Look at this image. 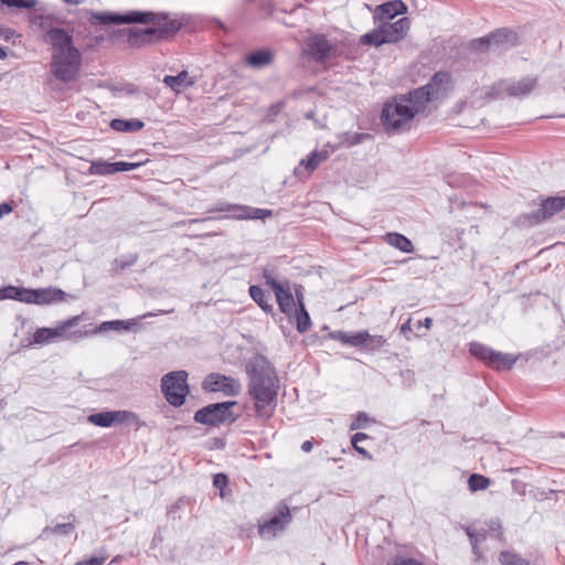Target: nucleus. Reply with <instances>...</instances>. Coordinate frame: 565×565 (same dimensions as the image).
Masks as SVG:
<instances>
[{"mask_svg":"<svg viewBox=\"0 0 565 565\" xmlns=\"http://www.w3.org/2000/svg\"><path fill=\"white\" fill-rule=\"evenodd\" d=\"M450 79L449 73L438 72L426 85L388 99L381 113V120L385 129L390 132L405 130L417 115L427 109L430 103L447 96Z\"/></svg>","mask_w":565,"mask_h":565,"instance_id":"obj_1","label":"nucleus"},{"mask_svg":"<svg viewBox=\"0 0 565 565\" xmlns=\"http://www.w3.org/2000/svg\"><path fill=\"white\" fill-rule=\"evenodd\" d=\"M246 371L249 375L248 393L254 401L256 415L269 419L277 406L278 377L275 367L264 355L253 356Z\"/></svg>","mask_w":565,"mask_h":565,"instance_id":"obj_2","label":"nucleus"},{"mask_svg":"<svg viewBox=\"0 0 565 565\" xmlns=\"http://www.w3.org/2000/svg\"><path fill=\"white\" fill-rule=\"evenodd\" d=\"M146 12L151 15L147 17L149 20L142 23H151L152 25L146 29L132 28L129 30L128 42L132 47H140L164 40L174 35L181 28V24L177 20L170 19L168 13Z\"/></svg>","mask_w":565,"mask_h":565,"instance_id":"obj_3","label":"nucleus"},{"mask_svg":"<svg viewBox=\"0 0 565 565\" xmlns=\"http://www.w3.org/2000/svg\"><path fill=\"white\" fill-rule=\"evenodd\" d=\"M411 26L408 18H401L393 23H384L371 32L363 34L360 42L364 45L380 46L396 43L405 38Z\"/></svg>","mask_w":565,"mask_h":565,"instance_id":"obj_4","label":"nucleus"},{"mask_svg":"<svg viewBox=\"0 0 565 565\" xmlns=\"http://www.w3.org/2000/svg\"><path fill=\"white\" fill-rule=\"evenodd\" d=\"M188 376L184 370L171 371L162 376L161 392L171 406L180 407L185 403L190 393Z\"/></svg>","mask_w":565,"mask_h":565,"instance_id":"obj_5","label":"nucleus"},{"mask_svg":"<svg viewBox=\"0 0 565 565\" xmlns=\"http://www.w3.org/2000/svg\"><path fill=\"white\" fill-rule=\"evenodd\" d=\"M469 353L494 371H509L519 359L518 355L495 351L477 341L469 343Z\"/></svg>","mask_w":565,"mask_h":565,"instance_id":"obj_6","label":"nucleus"},{"mask_svg":"<svg viewBox=\"0 0 565 565\" xmlns=\"http://www.w3.org/2000/svg\"><path fill=\"white\" fill-rule=\"evenodd\" d=\"M236 404L235 401L209 404L194 413V422L213 427L231 424L236 420V415L232 412Z\"/></svg>","mask_w":565,"mask_h":565,"instance_id":"obj_7","label":"nucleus"},{"mask_svg":"<svg viewBox=\"0 0 565 565\" xmlns=\"http://www.w3.org/2000/svg\"><path fill=\"white\" fill-rule=\"evenodd\" d=\"M81 65L82 53L79 51L52 54L49 64L51 74L63 83L74 81L79 73Z\"/></svg>","mask_w":565,"mask_h":565,"instance_id":"obj_8","label":"nucleus"},{"mask_svg":"<svg viewBox=\"0 0 565 565\" xmlns=\"http://www.w3.org/2000/svg\"><path fill=\"white\" fill-rule=\"evenodd\" d=\"M564 210L565 195L542 198L539 207L535 211L520 215L519 222L523 225L535 226L551 220Z\"/></svg>","mask_w":565,"mask_h":565,"instance_id":"obj_9","label":"nucleus"},{"mask_svg":"<svg viewBox=\"0 0 565 565\" xmlns=\"http://www.w3.org/2000/svg\"><path fill=\"white\" fill-rule=\"evenodd\" d=\"M290 522L291 514L288 505L280 503L271 515L258 522V534L265 540H271L282 533Z\"/></svg>","mask_w":565,"mask_h":565,"instance_id":"obj_10","label":"nucleus"},{"mask_svg":"<svg viewBox=\"0 0 565 565\" xmlns=\"http://www.w3.org/2000/svg\"><path fill=\"white\" fill-rule=\"evenodd\" d=\"M87 422L103 428H109L117 424H135L138 427L143 425L140 423L139 416L130 411H104L88 415Z\"/></svg>","mask_w":565,"mask_h":565,"instance_id":"obj_11","label":"nucleus"},{"mask_svg":"<svg viewBox=\"0 0 565 565\" xmlns=\"http://www.w3.org/2000/svg\"><path fill=\"white\" fill-rule=\"evenodd\" d=\"M202 388L205 392H222L224 395L232 397L241 393L239 382L221 373L209 374L202 383Z\"/></svg>","mask_w":565,"mask_h":565,"instance_id":"obj_12","label":"nucleus"},{"mask_svg":"<svg viewBox=\"0 0 565 565\" xmlns=\"http://www.w3.org/2000/svg\"><path fill=\"white\" fill-rule=\"evenodd\" d=\"M151 15L150 13L131 10L126 13H117V12H93L90 15L92 21H96L104 25L109 24H132L135 22H143L149 20L147 17Z\"/></svg>","mask_w":565,"mask_h":565,"instance_id":"obj_13","label":"nucleus"},{"mask_svg":"<svg viewBox=\"0 0 565 565\" xmlns=\"http://www.w3.org/2000/svg\"><path fill=\"white\" fill-rule=\"evenodd\" d=\"M516 44V34L510 30L501 29L487 36L473 41V47L479 51L489 49L511 47Z\"/></svg>","mask_w":565,"mask_h":565,"instance_id":"obj_14","label":"nucleus"},{"mask_svg":"<svg viewBox=\"0 0 565 565\" xmlns=\"http://www.w3.org/2000/svg\"><path fill=\"white\" fill-rule=\"evenodd\" d=\"M65 296L66 294L62 289L54 287L38 289L25 288L24 303H34L40 306L50 305L63 301Z\"/></svg>","mask_w":565,"mask_h":565,"instance_id":"obj_15","label":"nucleus"},{"mask_svg":"<svg viewBox=\"0 0 565 565\" xmlns=\"http://www.w3.org/2000/svg\"><path fill=\"white\" fill-rule=\"evenodd\" d=\"M44 42L51 46L52 54L70 53L79 51L73 42V35L63 28L50 31V36Z\"/></svg>","mask_w":565,"mask_h":565,"instance_id":"obj_16","label":"nucleus"},{"mask_svg":"<svg viewBox=\"0 0 565 565\" xmlns=\"http://www.w3.org/2000/svg\"><path fill=\"white\" fill-rule=\"evenodd\" d=\"M333 49V44L329 42L324 34L311 36L307 41L308 54L317 62L327 58Z\"/></svg>","mask_w":565,"mask_h":565,"instance_id":"obj_17","label":"nucleus"},{"mask_svg":"<svg viewBox=\"0 0 565 565\" xmlns=\"http://www.w3.org/2000/svg\"><path fill=\"white\" fill-rule=\"evenodd\" d=\"M75 319L68 320L56 328H39L33 334V342L43 344L52 341L55 338L64 337L67 329L73 327Z\"/></svg>","mask_w":565,"mask_h":565,"instance_id":"obj_18","label":"nucleus"},{"mask_svg":"<svg viewBox=\"0 0 565 565\" xmlns=\"http://www.w3.org/2000/svg\"><path fill=\"white\" fill-rule=\"evenodd\" d=\"M406 4L402 0H392L377 7V17L381 20H392L398 14L405 13Z\"/></svg>","mask_w":565,"mask_h":565,"instance_id":"obj_19","label":"nucleus"},{"mask_svg":"<svg viewBox=\"0 0 565 565\" xmlns=\"http://www.w3.org/2000/svg\"><path fill=\"white\" fill-rule=\"evenodd\" d=\"M274 60V54L268 49L256 50L248 53L245 62L248 66L254 68H262L269 65Z\"/></svg>","mask_w":565,"mask_h":565,"instance_id":"obj_20","label":"nucleus"},{"mask_svg":"<svg viewBox=\"0 0 565 565\" xmlns=\"http://www.w3.org/2000/svg\"><path fill=\"white\" fill-rule=\"evenodd\" d=\"M163 83L172 90L179 93L185 87L194 85V79L189 76L186 71H182L177 75H166Z\"/></svg>","mask_w":565,"mask_h":565,"instance_id":"obj_21","label":"nucleus"},{"mask_svg":"<svg viewBox=\"0 0 565 565\" xmlns=\"http://www.w3.org/2000/svg\"><path fill=\"white\" fill-rule=\"evenodd\" d=\"M275 296L281 312L290 316L294 311H297L295 299L289 288L284 286L275 294Z\"/></svg>","mask_w":565,"mask_h":565,"instance_id":"obj_22","label":"nucleus"},{"mask_svg":"<svg viewBox=\"0 0 565 565\" xmlns=\"http://www.w3.org/2000/svg\"><path fill=\"white\" fill-rule=\"evenodd\" d=\"M536 79L524 77L519 82L510 83L505 86V92L510 96H522L529 94L535 86Z\"/></svg>","mask_w":565,"mask_h":565,"instance_id":"obj_23","label":"nucleus"},{"mask_svg":"<svg viewBox=\"0 0 565 565\" xmlns=\"http://www.w3.org/2000/svg\"><path fill=\"white\" fill-rule=\"evenodd\" d=\"M30 22L43 33L44 39L50 36L51 30L57 29V26H54V19L50 14L33 13Z\"/></svg>","mask_w":565,"mask_h":565,"instance_id":"obj_24","label":"nucleus"},{"mask_svg":"<svg viewBox=\"0 0 565 565\" xmlns=\"http://www.w3.org/2000/svg\"><path fill=\"white\" fill-rule=\"evenodd\" d=\"M249 295L252 299L266 312L273 313L274 306L271 303V297L269 294H266L262 287L259 286H250Z\"/></svg>","mask_w":565,"mask_h":565,"instance_id":"obj_25","label":"nucleus"},{"mask_svg":"<svg viewBox=\"0 0 565 565\" xmlns=\"http://www.w3.org/2000/svg\"><path fill=\"white\" fill-rule=\"evenodd\" d=\"M145 122L139 119H119L115 118L110 121V128L119 132H132L142 129Z\"/></svg>","mask_w":565,"mask_h":565,"instance_id":"obj_26","label":"nucleus"},{"mask_svg":"<svg viewBox=\"0 0 565 565\" xmlns=\"http://www.w3.org/2000/svg\"><path fill=\"white\" fill-rule=\"evenodd\" d=\"M140 318L136 319H129V320H111V321H105L99 326V331L105 332L108 330L114 331H132L135 330V327L138 326V320Z\"/></svg>","mask_w":565,"mask_h":565,"instance_id":"obj_27","label":"nucleus"},{"mask_svg":"<svg viewBox=\"0 0 565 565\" xmlns=\"http://www.w3.org/2000/svg\"><path fill=\"white\" fill-rule=\"evenodd\" d=\"M385 237L387 244L399 249L403 253H412L414 250L413 243L403 234L392 232L387 233Z\"/></svg>","mask_w":565,"mask_h":565,"instance_id":"obj_28","label":"nucleus"},{"mask_svg":"<svg viewBox=\"0 0 565 565\" xmlns=\"http://www.w3.org/2000/svg\"><path fill=\"white\" fill-rule=\"evenodd\" d=\"M241 207H243L241 209V213L233 214V217L237 220H264L271 215L270 210L250 207L246 205H242Z\"/></svg>","mask_w":565,"mask_h":565,"instance_id":"obj_29","label":"nucleus"},{"mask_svg":"<svg viewBox=\"0 0 565 565\" xmlns=\"http://www.w3.org/2000/svg\"><path fill=\"white\" fill-rule=\"evenodd\" d=\"M25 288L17 286H6L0 288V300L12 299L20 302H24Z\"/></svg>","mask_w":565,"mask_h":565,"instance_id":"obj_30","label":"nucleus"},{"mask_svg":"<svg viewBox=\"0 0 565 565\" xmlns=\"http://www.w3.org/2000/svg\"><path fill=\"white\" fill-rule=\"evenodd\" d=\"M370 137V134L364 132H343L339 136V142L341 146L350 148L361 143Z\"/></svg>","mask_w":565,"mask_h":565,"instance_id":"obj_31","label":"nucleus"},{"mask_svg":"<svg viewBox=\"0 0 565 565\" xmlns=\"http://www.w3.org/2000/svg\"><path fill=\"white\" fill-rule=\"evenodd\" d=\"M296 313V328L299 333H305L308 331L311 320L308 311L306 310L303 303L301 300H299V309L297 311H294Z\"/></svg>","mask_w":565,"mask_h":565,"instance_id":"obj_32","label":"nucleus"},{"mask_svg":"<svg viewBox=\"0 0 565 565\" xmlns=\"http://www.w3.org/2000/svg\"><path fill=\"white\" fill-rule=\"evenodd\" d=\"M465 532H466V534L469 539V542L471 544L472 553L477 556H480L478 543L486 540V536H487L486 530L482 529L480 531H477V530L472 529L471 526H467L465 529Z\"/></svg>","mask_w":565,"mask_h":565,"instance_id":"obj_33","label":"nucleus"},{"mask_svg":"<svg viewBox=\"0 0 565 565\" xmlns=\"http://www.w3.org/2000/svg\"><path fill=\"white\" fill-rule=\"evenodd\" d=\"M138 257L136 254H130L128 256H122L120 258H116L111 266V275L117 276L127 267L132 266L137 262Z\"/></svg>","mask_w":565,"mask_h":565,"instance_id":"obj_34","label":"nucleus"},{"mask_svg":"<svg viewBox=\"0 0 565 565\" xmlns=\"http://www.w3.org/2000/svg\"><path fill=\"white\" fill-rule=\"evenodd\" d=\"M502 565H530V562L512 551H502L499 555Z\"/></svg>","mask_w":565,"mask_h":565,"instance_id":"obj_35","label":"nucleus"},{"mask_svg":"<svg viewBox=\"0 0 565 565\" xmlns=\"http://www.w3.org/2000/svg\"><path fill=\"white\" fill-rule=\"evenodd\" d=\"M328 157L327 151H313L310 153L307 160H301V164H305L308 171H313L319 163L324 161Z\"/></svg>","mask_w":565,"mask_h":565,"instance_id":"obj_36","label":"nucleus"},{"mask_svg":"<svg viewBox=\"0 0 565 565\" xmlns=\"http://www.w3.org/2000/svg\"><path fill=\"white\" fill-rule=\"evenodd\" d=\"M489 484L490 479L478 473H472L468 480L469 489L472 492L486 490L489 487Z\"/></svg>","mask_w":565,"mask_h":565,"instance_id":"obj_37","label":"nucleus"},{"mask_svg":"<svg viewBox=\"0 0 565 565\" xmlns=\"http://www.w3.org/2000/svg\"><path fill=\"white\" fill-rule=\"evenodd\" d=\"M74 525L73 523H58L53 526H45L42 531L41 537L46 536L49 534H63L68 535L73 532Z\"/></svg>","mask_w":565,"mask_h":565,"instance_id":"obj_38","label":"nucleus"},{"mask_svg":"<svg viewBox=\"0 0 565 565\" xmlns=\"http://www.w3.org/2000/svg\"><path fill=\"white\" fill-rule=\"evenodd\" d=\"M385 343H386V339L383 335H377V334L371 335L367 332V337H366L363 348L370 352H375V351L380 350L381 348H383L385 345Z\"/></svg>","mask_w":565,"mask_h":565,"instance_id":"obj_39","label":"nucleus"},{"mask_svg":"<svg viewBox=\"0 0 565 565\" xmlns=\"http://www.w3.org/2000/svg\"><path fill=\"white\" fill-rule=\"evenodd\" d=\"M115 162L96 161L92 163V171L95 174L107 175L115 173Z\"/></svg>","mask_w":565,"mask_h":565,"instance_id":"obj_40","label":"nucleus"},{"mask_svg":"<svg viewBox=\"0 0 565 565\" xmlns=\"http://www.w3.org/2000/svg\"><path fill=\"white\" fill-rule=\"evenodd\" d=\"M369 436L364 433H356L352 436L351 438V444L353 446V448L359 452L361 454L363 457L367 458V459H372V455L363 447H359V443L367 439Z\"/></svg>","mask_w":565,"mask_h":565,"instance_id":"obj_41","label":"nucleus"},{"mask_svg":"<svg viewBox=\"0 0 565 565\" xmlns=\"http://www.w3.org/2000/svg\"><path fill=\"white\" fill-rule=\"evenodd\" d=\"M366 337H367V331H365V330L350 332L349 340H348L347 344L354 347V348H363Z\"/></svg>","mask_w":565,"mask_h":565,"instance_id":"obj_42","label":"nucleus"},{"mask_svg":"<svg viewBox=\"0 0 565 565\" xmlns=\"http://www.w3.org/2000/svg\"><path fill=\"white\" fill-rule=\"evenodd\" d=\"M0 2L9 8L31 9L36 4V0H0Z\"/></svg>","mask_w":565,"mask_h":565,"instance_id":"obj_43","label":"nucleus"},{"mask_svg":"<svg viewBox=\"0 0 565 565\" xmlns=\"http://www.w3.org/2000/svg\"><path fill=\"white\" fill-rule=\"evenodd\" d=\"M227 484L228 478L225 473L220 472L213 476V486L220 490L221 498L226 497L225 488L227 487Z\"/></svg>","mask_w":565,"mask_h":565,"instance_id":"obj_44","label":"nucleus"},{"mask_svg":"<svg viewBox=\"0 0 565 565\" xmlns=\"http://www.w3.org/2000/svg\"><path fill=\"white\" fill-rule=\"evenodd\" d=\"M263 277L265 280V284L269 286L273 291L276 294L280 288L284 287L281 282H279L275 276L273 275V271L268 268H265L263 271Z\"/></svg>","mask_w":565,"mask_h":565,"instance_id":"obj_45","label":"nucleus"},{"mask_svg":"<svg viewBox=\"0 0 565 565\" xmlns=\"http://www.w3.org/2000/svg\"><path fill=\"white\" fill-rule=\"evenodd\" d=\"M370 420L371 419L366 413L360 412V413H358L355 419L350 425V429L355 430V429L366 428Z\"/></svg>","mask_w":565,"mask_h":565,"instance_id":"obj_46","label":"nucleus"},{"mask_svg":"<svg viewBox=\"0 0 565 565\" xmlns=\"http://www.w3.org/2000/svg\"><path fill=\"white\" fill-rule=\"evenodd\" d=\"M239 204L220 203L217 206L210 209L209 212H232L234 214L241 213Z\"/></svg>","mask_w":565,"mask_h":565,"instance_id":"obj_47","label":"nucleus"},{"mask_svg":"<svg viewBox=\"0 0 565 565\" xmlns=\"http://www.w3.org/2000/svg\"><path fill=\"white\" fill-rule=\"evenodd\" d=\"M140 166H141L140 162L118 161V162H115L114 169H115V173H116V172H124V171L136 170Z\"/></svg>","mask_w":565,"mask_h":565,"instance_id":"obj_48","label":"nucleus"},{"mask_svg":"<svg viewBox=\"0 0 565 565\" xmlns=\"http://www.w3.org/2000/svg\"><path fill=\"white\" fill-rule=\"evenodd\" d=\"M105 556H92L87 559H82L74 565H103Z\"/></svg>","mask_w":565,"mask_h":565,"instance_id":"obj_49","label":"nucleus"},{"mask_svg":"<svg viewBox=\"0 0 565 565\" xmlns=\"http://www.w3.org/2000/svg\"><path fill=\"white\" fill-rule=\"evenodd\" d=\"M401 333L406 338V340H411V333H412V319H407L399 328Z\"/></svg>","mask_w":565,"mask_h":565,"instance_id":"obj_50","label":"nucleus"},{"mask_svg":"<svg viewBox=\"0 0 565 565\" xmlns=\"http://www.w3.org/2000/svg\"><path fill=\"white\" fill-rule=\"evenodd\" d=\"M350 332L347 331H334L330 334L331 339L340 341L344 344L348 343Z\"/></svg>","mask_w":565,"mask_h":565,"instance_id":"obj_51","label":"nucleus"},{"mask_svg":"<svg viewBox=\"0 0 565 565\" xmlns=\"http://www.w3.org/2000/svg\"><path fill=\"white\" fill-rule=\"evenodd\" d=\"M13 210V206L11 203L2 202L0 204V218H2L4 215L11 213Z\"/></svg>","mask_w":565,"mask_h":565,"instance_id":"obj_52","label":"nucleus"},{"mask_svg":"<svg viewBox=\"0 0 565 565\" xmlns=\"http://www.w3.org/2000/svg\"><path fill=\"white\" fill-rule=\"evenodd\" d=\"M488 527L490 531H501V521L499 519H491L488 523Z\"/></svg>","mask_w":565,"mask_h":565,"instance_id":"obj_53","label":"nucleus"},{"mask_svg":"<svg viewBox=\"0 0 565 565\" xmlns=\"http://www.w3.org/2000/svg\"><path fill=\"white\" fill-rule=\"evenodd\" d=\"M0 36H4L7 40L11 39L15 35V31L10 28H0Z\"/></svg>","mask_w":565,"mask_h":565,"instance_id":"obj_54","label":"nucleus"},{"mask_svg":"<svg viewBox=\"0 0 565 565\" xmlns=\"http://www.w3.org/2000/svg\"><path fill=\"white\" fill-rule=\"evenodd\" d=\"M433 326V319L427 317L424 319V321H418L416 323V329L419 330L422 327L429 329Z\"/></svg>","mask_w":565,"mask_h":565,"instance_id":"obj_55","label":"nucleus"},{"mask_svg":"<svg viewBox=\"0 0 565 565\" xmlns=\"http://www.w3.org/2000/svg\"><path fill=\"white\" fill-rule=\"evenodd\" d=\"M312 447H313V444H312V441H310V440H306V441H303V443H302V445H301V449H302V451H305V452H309V451H311Z\"/></svg>","mask_w":565,"mask_h":565,"instance_id":"obj_56","label":"nucleus"},{"mask_svg":"<svg viewBox=\"0 0 565 565\" xmlns=\"http://www.w3.org/2000/svg\"><path fill=\"white\" fill-rule=\"evenodd\" d=\"M396 565H424V564H422L420 562H418L416 559L408 558V559L402 561L399 564H396Z\"/></svg>","mask_w":565,"mask_h":565,"instance_id":"obj_57","label":"nucleus"},{"mask_svg":"<svg viewBox=\"0 0 565 565\" xmlns=\"http://www.w3.org/2000/svg\"><path fill=\"white\" fill-rule=\"evenodd\" d=\"M401 376L405 380H412L414 376V373L411 370L402 371Z\"/></svg>","mask_w":565,"mask_h":565,"instance_id":"obj_58","label":"nucleus"},{"mask_svg":"<svg viewBox=\"0 0 565 565\" xmlns=\"http://www.w3.org/2000/svg\"><path fill=\"white\" fill-rule=\"evenodd\" d=\"M7 56H8L7 49L0 45V60H4V58H7Z\"/></svg>","mask_w":565,"mask_h":565,"instance_id":"obj_59","label":"nucleus"},{"mask_svg":"<svg viewBox=\"0 0 565 565\" xmlns=\"http://www.w3.org/2000/svg\"><path fill=\"white\" fill-rule=\"evenodd\" d=\"M212 220H213L212 217H206V218H202V220H191L190 223L209 222Z\"/></svg>","mask_w":565,"mask_h":565,"instance_id":"obj_60","label":"nucleus"},{"mask_svg":"<svg viewBox=\"0 0 565 565\" xmlns=\"http://www.w3.org/2000/svg\"><path fill=\"white\" fill-rule=\"evenodd\" d=\"M63 1L66 3H70V4H77L81 2V0H63Z\"/></svg>","mask_w":565,"mask_h":565,"instance_id":"obj_61","label":"nucleus"},{"mask_svg":"<svg viewBox=\"0 0 565 565\" xmlns=\"http://www.w3.org/2000/svg\"><path fill=\"white\" fill-rule=\"evenodd\" d=\"M151 316H153V315L152 313H147V315L142 316L141 318L151 317Z\"/></svg>","mask_w":565,"mask_h":565,"instance_id":"obj_62","label":"nucleus"},{"mask_svg":"<svg viewBox=\"0 0 565 565\" xmlns=\"http://www.w3.org/2000/svg\"><path fill=\"white\" fill-rule=\"evenodd\" d=\"M221 28H224L223 23L221 21L217 22Z\"/></svg>","mask_w":565,"mask_h":565,"instance_id":"obj_63","label":"nucleus"}]
</instances>
